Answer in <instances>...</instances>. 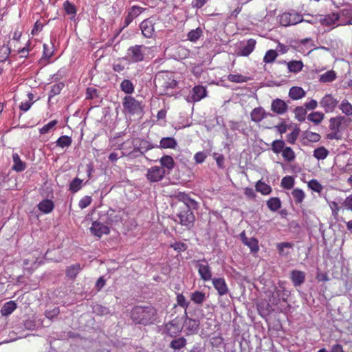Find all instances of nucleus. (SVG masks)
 Returning <instances> with one entry per match:
<instances>
[{
    "instance_id": "obj_6",
    "label": "nucleus",
    "mask_w": 352,
    "mask_h": 352,
    "mask_svg": "<svg viewBox=\"0 0 352 352\" xmlns=\"http://www.w3.org/2000/svg\"><path fill=\"white\" fill-rule=\"evenodd\" d=\"M146 47L142 45H136L128 49L127 56L133 63L140 62L144 60Z\"/></svg>"
},
{
    "instance_id": "obj_64",
    "label": "nucleus",
    "mask_w": 352,
    "mask_h": 352,
    "mask_svg": "<svg viewBox=\"0 0 352 352\" xmlns=\"http://www.w3.org/2000/svg\"><path fill=\"white\" fill-rule=\"evenodd\" d=\"M60 313L59 307H55L52 310H46L45 311V316L48 319L52 320L56 318Z\"/></svg>"
},
{
    "instance_id": "obj_62",
    "label": "nucleus",
    "mask_w": 352,
    "mask_h": 352,
    "mask_svg": "<svg viewBox=\"0 0 352 352\" xmlns=\"http://www.w3.org/2000/svg\"><path fill=\"white\" fill-rule=\"evenodd\" d=\"M57 123L58 122L56 120L50 121L49 123L44 125L41 129H40V133H47L52 128H54L57 124Z\"/></svg>"
},
{
    "instance_id": "obj_41",
    "label": "nucleus",
    "mask_w": 352,
    "mask_h": 352,
    "mask_svg": "<svg viewBox=\"0 0 352 352\" xmlns=\"http://www.w3.org/2000/svg\"><path fill=\"white\" fill-rule=\"evenodd\" d=\"M336 78V74L334 71L330 70L327 71L324 74H322L320 76V82H330L333 81Z\"/></svg>"
},
{
    "instance_id": "obj_34",
    "label": "nucleus",
    "mask_w": 352,
    "mask_h": 352,
    "mask_svg": "<svg viewBox=\"0 0 352 352\" xmlns=\"http://www.w3.org/2000/svg\"><path fill=\"white\" fill-rule=\"evenodd\" d=\"M134 85L133 82L128 80L124 79L120 84V89L126 94H131L134 92Z\"/></svg>"
},
{
    "instance_id": "obj_13",
    "label": "nucleus",
    "mask_w": 352,
    "mask_h": 352,
    "mask_svg": "<svg viewBox=\"0 0 352 352\" xmlns=\"http://www.w3.org/2000/svg\"><path fill=\"white\" fill-rule=\"evenodd\" d=\"M256 41L253 38L249 39L246 43H241L237 54L242 56H249L254 50Z\"/></svg>"
},
{
    "instance_id": "obj_16",
    "label": "nucleus",
    "mask_w": 352,
    "mask_h": 352,
    "mask_svg": "<svg viewBox=\"0 0 352 352\" xmlns=\"http://www.w3.org/2000/svg\"><path fill=\"white\" fill-rule=\"evenodd\" d=\"M250 116H251V120L253 122L258 123L265 118H266L267 116L272 117V116H274V115L271 113L266 112L263 107H259L254 108L252 111V112L250 113Z\"/></svg>"
},
{
    "instance_id": "obj_4",
    "label": "nucleus",
    "mask_w": 352,
    "mask_h": 352,
    "mask_svg": "<svg viewBox=\"0 0 352 352\" xmlns=\"http://www.w3.org/2000/svg\"><path fill=\"white\" fill-rule=\"evenodd\" d=\"M124 110L129 114H140L143 111V107L138 100L131 96H126L123 98Z\"/></svg>"
},
{
    "instance_id": "obj_11",
    "label": "nucleus",
    "mask_w": 352,
    "mask_h": 352,
    "mask_svg": "<svg viewBox=\"0 0 352 352\" xmlns=\"http://www.w3.org/2000/svg\"><path fill=\"white\" fill-rule=\"evenodd\" d=\"M338 101L331 94H326L320 100V104L326 113L332 112L338 104Z\"/></svg>"
},
{
    "instance_id": "obj_53",
    "label": "nucleus",
    "mask_w": 352,
    "mask_h": 352,
    "mask_svg": "<svg viewBox=\"0 0 352 352\" xmlns=\"http://www.w3.org/2000/svg\"><path fill=\"white\" fill-rule=\"evenodd\" d=\"M295 118L300 122L305 121L307 110L305 107L298 106L294 109Z\"/></svg>"
},
{
    "instance_id": "obj_37",
    "label": "nucleus",
    "mask_w": 352,
    "mask_h": 352,
    "mask_svg": "<svg viewBox=\"0 0 352 352\" xmlns=\"http://www.w3.org/2000/svg\"><path fill=\"white\" fill-rule=\"evenodd\" d=\"M289 72L298 73L302 70L303 63L301 60H292L287 63Z\"/></svg>"
},
{
    "instance_id": "obj_33",
    "label": "nucleus",
    "mask_w": 352,
    "mask_h": 352,
    "mask_svg": "<svg viewBox=\"0 0 352 352\" xmlns=\"http://www.w3.org/2000/svg\"><path fill=\"white\" fill-rule=\"evenodd\" d=\"M285 147V143L283 140H276L271 144V149L276 154L282 153Z\"/></svg>"
},
{
    "instance_id": "obj_46",
    "label": "nucleus",
    "mask_w": 352,
    "mask_h": 352,
    "mask_svg": "<svg viewBox=\"0 0 352 352\" xmlns=\"http://www.w3.org/2000/svg\"><path fill=\"white\" fill-rule=\"evenodd\" d=\"M329 153L327 148L324 146H320L314 150V157L318 160H324L327 157Z\"/></svg>"
},
{
    "instance_id": "obj_43",
    "label": "nucleus",
    "mask_w": 352,
    "mask_h": 352,
    "mask_svg": "<svg viewBox=\"0 0 352 352\" xmlns=\"http://www.w3.org/2000/svg\"><path fill=\"white\" fill-rule=\"evenodd\" d=\"M284 160L288 162H293L296 157L295 153L291 147L286 146L282 152Z\"/></svg>"
},
{
    "instance_id": "obj_48",
    "label": "nucleus",
    "mask_w": 352,
    "mask_h": 352,
    "mask_svg": "<svg viewBox=\"0 0 352 352\" xmlns=\"http://www.w3.org/2000/svg\"><path fill=\"white\" fill-rule=\"evenodd\" d=\"M292 195L296 204L302 203L305 197V195L302 190L299 188L294 189L292 192Z\"/></svg>"
},
{
    "instance_id": "obj_45",
    "label": "nucleus",
    "mask_w": 352,
    "mask_h": 352,
    "mask_svg": "<svg viewBox=\"0 0 352 352\" xmlns=\"http://www.w3.org/2000/svg\"><path fill=\"white\" fill-rule=\"evenodd\" d=\"M63 8L67 14L72 15V16L71 17V19L74 18V16L76 14V11H77L76 8L74 6V4L72 3L69 1H65L63 3Z\"/></svg>"
},
{
    "instance_id": "obj_22",
    "label": "nucleus",
    "mask_w": 352,
    "mask_h": 352,
    "mask_svg": "<svg viewBox=\"0 0 352 352\" xmlns=\"http://www.w3.org/2000/svg\"><path fill=\"white\" fill-rule=\"evenodd\" d=\"M118 219L119 217L115 214V211L112 209H109L105 214L100 217V221H103L108 226L112 224L113 222L118 221Z\"/></svg>"
},
{
    "instance_id": "obj_28",
    "label": "nucleus",
    "mask_w": 352,
    "mask_h": 352,
    "mask_svg": "<svg viewBox=\"0 0 352 352\" xmlns=\"http://www.w3.org/2000/svg\"><path fill=\"white\" fill-rule=\"evenodd\" d=\"M306 93L300 87H292L289 91V96L293 100H299L305 96Z\"/></svg>"
},
{
    "instance_id": "obj_54",
    "label": "nucleus",
    "mask_w": 352,
    "mask_h": 352,
    "mask_svg": "<svg viewBox=\"0 0 352 352\" xmlns=\"http://www.w3.org/2000/svg\"><path fill=\"white\" fill-rule=\"evenodd\" d=\"M64 86L65 84L63 82H59L52 85L51 90L49 92V100H50L52 97L59 94Z\"/></svg>"
},
{
    "instance_id": "obj_10",
    "label": "nucleus",
    "mask_w": 352,
    "mask_h": 352,
    "mask_svg": "<svg viewBox=\"0 0 352 352\" xmlns=\"http://www.w3.org/2000/svg\"><path fill=\"white\" fill-rule=\"evenodd\" d=\"M144 10L145 8L138 6H133L130 8L127 11L126 17L124 18V25L123 28L129 25V24Z\"/></svg>"
},
{
    "instance_id": "obj_21",
    "label": "nucleus",
    "mask_w": 352,
    "mask_h": 352,
    "mask_svg": "<svg viewBox=\"0 0 352 352\" xmlns=\"http://www.w3.org/2000/svg\"><path fill=\"white\" fill-rule=\"evenodd\" d=\"M81 270L82 267L79 263L69 265L65 270L66 276L70 280H74Z\"/></svg>"
},
{
    "instance_id": "obj_2",
    "label": "nucleus",
    "mask_w": 352,
    "mask_h": 352,
    "mask_svg": "<svg viewBox=\"0 0 352 352\" xmlns=\"http://www.w3.org/2000/svg\"><path fill=\"white\" fill-rule=\"evenodd\" d=\"M154 83L161 96L172 95V90L177 85V82L166 72L158 74L154 79Z\"/></svg>"
},
{
    "instance_id": "obj_47",
    "label": "nucleus",
    "mask_w": 352,
    "mask_h": 352,
    "mask_svg": "<svg viewBox=\"0 0 352 352\" xmlns=\"http://www.w3.org/2000/svg\"><path fill=\"white\" fill-rule=\"evenodd\" d=\"M72 142V138L67 135L60 136L56 142V145L61 148L69 147Z\"/></svg>"
},
{
    "instance_id": "obj_51",
    "label": "nucleus",
    "mask_w": 352,
    "mask_h": 352,
    "mask_svg": "<svg viewBox=\"0 0 352 352\" xmlns=\"http://www.w3.org/2000/svg\"><path fill=\"white\" fill-rule=\"evenodd\" d=\"M228 80L233 82H245L250 80V77L244 76L241 74H230L228 77Z\"/></svg>"
},
{
    "instance_id": "obj_3",
    "label": "nucleus",
    "mask_w": 352,
    "mask_h": 352,
    "mask_svg": "<svg viewBox=\"0 0 352 352\" xmlns=\"http://www.w3.org/2000/svg\"><path fill=\"white\" fill-rule=\"evenodd\" d=\"M173 219L190 230L194 226L195 217L192 210L178 206L175 210V217Z\"/></svg>"
},
{
    "instance_id": "obj_59",
    "label": "nucleus",
    "mask_w": 352,
    "mask_h": 352,
    "mask_svg": "<svg viewBox=\"0 0 352 352\" xmlns=\"http://www.w3.org/2000/svg\"><path fill=\"white\" fill-rule=\"evenodd\" d=\"M294 184V179L291 176H285L281 180V186L285 189H291Z\"/></svg>"
},
{
    "instance_id": "obj_55",
    "label": "nucleus",
    "mask_w": 352,
    "mask_h": 352,
    "mask_svg": "<svg viewBox=\"0 0 352 352\" xmlns=\"http://www.w3.org/2000/svg\"><path fill=\"white\" fill-rule=\"evenodd\" d=\"M179 207L184 208L186 207L187 209L192 211V210L197 209L198 208V204L194 199L188 197L184 204H179Z\"/></svg>"
},
{
    "instance_id": "obj_17",
    "label": "nucleus",
    "mask_w": 352,
    "mask_h": 352,
    "mask_svg": "<svg viewBox=\"0 0 352 352\" xmlns=\"http://www.w3.org/2000/svg\"><path fill=\"white\" fill-rule=\"evenodd\" d=\"M186 318L184 322V327L189 334L197 333L199 329V321L195 319H191L187 317L186 312L185 313Z\"/></svg>"
},
{
    "instance_id": "obj_60",
    "label": "nucleus",
    "mask_w": 352,
    "mask_h": 352,
    "mask_svg": "<svg viewBox=\"0 0 352 352\" xmlns=\"http://www.w3.org/2000/svg\"><path fill=\"white\" fill-rule=\"evenodd\" d=\"M10 52L11 50L8 45H3L0 47V61H6L8 58Z\"/></svg>"
},
{
    "instance_id": "obj_56",
    "label": "nucleus",
    "mask_w": 352,
    "mask_h": 352,
    "mask_svg": "<svg viewBox=\"0 0 352 352\" xmlns=\"http://www.w3.org/2000/svg\"><path fill=\"white\" fill-rule=\"evenodd\" d=\"M278 54L276 50H270L266 52L263 58V62H265V63H272L275 60Z\"/></svg>"
},
{
    "instance_id": "obj_57",
    "label": "nucleus",
    "mask_w": 352,
    "mask_h": 352,
    "mask_svg": "<svg viewBox=\"0 0 352 352\" xmlns=\"http://www.w3.org/2000/svg\"><path fill=\"white\" fill-rule=\"evenodd\" d=\"M329 129L331 131H341L342 129H344L340 123V121L336 120L335 118H331L329 120Z\"/></svg>"
},
{
    "instance_id": "obj_7",
    "label": "nucleus",
    "mask_w": 352,
    "mask_h": 352,
    "mask_svg": "<svg viewBox=\"0 0 352 352\" xmlns=\"http://www.w3.org/2000/svg\"><path fill=\"white\" fill-rule=\"evenodd\" d=\"M302 20V16L294 12L283 13L280 16V23L283 26L296 25Z\"/></svg>"
},
{
    "instance_id": "obj_38",
    "label": "nucleus",
    "mask_w": 352,
    "mask_h": 352,
    "mask_svg": "<svg viewBox=\"0 0 352 352\" xmlns=\"http://www.w3.org/2000/svg\"><path fill=\"white\" fill-rule=\"evenodd\" d=\"M267 206L272 211H276L281 207V202L278 197H272L267 201Z\"/></svg>"
},
{
    "instance_id": "obj_20",
    "label": "nucleus",
    "mask_w": 352,
    "mask_h": 352,
    "mask_svg": "<svg viewBox=\"0 0 352 352\" xmlns=\"http://www.w3.org/2000/svg\"><path fill=\"white\" fill-rule=\"evenodd\" d=\"M198 272L200 277L204 281L210 280L212 279V273L209 265L206 264L198 263L197 265Z\"/></svg>"
},
{
    "instance_id": "obj_25",
    "label": "nucleus",
    "mask_w": 352,
    "mask_h": 352,
    "mask_svg": "<svg viewBox=\"0 0 352 352\" xmlns=\"http://www.w3.org/2000/svg\"><path fill=\"white\" fill-rule=\"evenodd\" d=\"M17 305L14 301L10 300L6 302L0 310V313L3 316L10 315L16 309Z\"/></svg>"
},
{
    "instance_id": "obj_39",
    "label": "nucleus",
    "mask_w": 352,
    "mask_h": 352,
    "mask_svg": "<svg viewBox=\"0 0 352 352\" xmlns=\"http://www.w3.org/2000/svg\"><path fill=\"white\" fill-rule=\"evenodd\" d=\"M190 299L196 304L201 305L206 300V294L199 291H195L191 294Z\"/></svg>"
},
{
    "instance_id": "obj_40",
    "label": "nucleus",
    "mask_w": 352,
    "mask_h": 352,
    "mask_svg": "<svg viewBox=\"0 0 352 352\" xmlns=\"http://www.w3.org/2000/svg\"><path fill=\"white\" fill-rule=\"evenodd\" d=\"M186 344V340L183 338H179L173 340L170 343V347L175 350H179Z\"/></svg>"
},
{
    "instance_id": "obj_8",
    "label": "nucleus",
    "mask_w": 352,
    "mask_h": 352,
    "mask_svg": "<svg viewBox=\"0 0 352 352\" xmlns=\"http://www.w3.org/2000/svg\"><path fill=\"white\" fill-rule=\"evenodd\" d=\"M166 175V170L162 167L153 166L147 171L146 178L151 182L161 181Z\"/></svg>"
},
{
    "instance_id": "obj_35",
    "label": "nucleus",
    "mask_w": 352,
    "mask_h": 352,
    "mask_svg": "<svg viewBox=\"0 0 352 352\" xmlns=\"http://www.w3.org/2000/svg\"><path fill=\"white\" fill-rule=\"evenodd\" d=\"M302 138L304 140H307L310 142H318L320 141L321 136L317 133L309 131L308 130L305 131L302 133Z\"/></svg>"
},
{
    "instance_id": "obj_27",
    "label": "nucleus",
    "mask_w": 352,
    "mask_h": 352,
    "mask_svg": "<svg viewBox=\"0 0 352 352\" xmlns=\"http://www.w3.org/2000/svg\"><path fill=\"white\" fill-rule=\"evenodd\" d=\"M177 145V141L174 138L166 137L161 139L160 146L157 147L162 148H175Z\"/></svg>"
},
{
    "instance_id": "obj_5",
    "label": "nucleus",
    "mask_w": 352,
    "mask_h": 352,
    "mask_svg": "<svg viewBox=\"0 0 352 352\" xmlns=\"http://www.w3.org/2000/svg\"><path fill=\"white\" fill-rule=\"evenodd\" d=\"M155 22L154 17H149L140 23V28L144 36L151 38L154 36Z\"/></svg>"
},
{
    "instance_id": "obj_49",
    "label": "nucleus",
    "mask_w": 352,
    "mask_h": 352,
    "mask_svg": "<svg viewBox=\"0 0 352 352\" xmlns=\"http://www.w3.org/2000/svg\"><path fill=\"white\" fill-rule=\"evenodd\" d=\"M82 180L76 177L69 184V190L75 193L82 188Z\"/></svg>"
},
{
    "instance_id": "obj_24",
    "label": "nucleus",
    "mask_w": 352,
    "mask_h": 352,
    "mask_svg": "<svg viewBox=\"0 0 352 352\" xmlns=\"http://www.w3.org/2000/svg\"><path fill=\"white\" fill-rule=\"evenodd\" d=\"M38 208L42 212L48 214L54 208V204L50 199H44L38 204Z\"/></svg>"
},
{
    "instance_id": "obj_31",
    "label": "nucleus",
    "mask_w": 352,
    "mask_h": 352,
    "mask_svg": "<svg viewBox=\"0 0 352 352\" xmlns=\"http://www.w3.org/2000/svg\"><path fill=\"white\" fill-rule=\"evenodd\" d=\"M339 19L340 14L338 13L333 12L331 14H327L324 18L321 19L320 22L322 25H331Z\"/></svg>"
},
{
    "instance_id": "obj_30",
    "label": "nucleus",
    "mask_w": 352,
    "mask_h": 352,
    "mask_svg": "<svg viewBox=\"0 0 352 352\" xmlns=\"http://www.w3.org/2000/svg\"><path fill=\"white\" fill-rule=\"evenodd\" d=\"M12 160L14 165L12 169L16 172H21L25 168V163L21 160L19 155L17 153L12 155Z\"/></svg>"
},
{
    "instance_id": "obj_29",
    "label": "nucleus",
    "mask_w": 352,
    "mask_h": 352,
    "mask_svg": "<svg viewBox=\"0 0 352 352\" xmlns=\"http://www.w3.org/2000/svg\"><path fill=\"white\" fill-rule=\"evenodd\" d=\"M92 311L94 314L99 316H105L111 314L109 308L100 304L93 305Z\"/></svg>"
},
{
    "instance_id": "obj_58",
    "label": "nucleus",
    "mask_w": 352,
    "mask_h": 352,
    "mask_svg": "<svg viewBox=\"0 0 352 352\" xmlns=\"http://www.w3.org/2000/svg\"><path fill=\"white\" fill-rule=\"evenodd\" d=\"M308 186L310 189H311L313 191L316 192H321L323 190V186L320 183H319L316 179H311L308 183Z\"/></svg>"
},
{
    "instance_id": "obj_26",
    "label": "nucleus",
    "mask_w": 352,
    "mask_h": 352,
    "mask_svg": "<svg viewBox=\"0 0 352 352\" xmlns=\"http://www.w3.org/2000/svg\"><path fill=\"white\" fill-rule=\"evenodd\" d=\"M294 244L291 242H282L276 244L278 254L282 256H287L290 252L288 249H292Z\"/></svg>"
},
{
    "instance_id": "obj_61",
    "label": "nucleus",
    "mask_w": 352,
    "mask_h": 352,
    "mask_svg": "<svg viewBox=\"0 0 352 352\" xmlns=\"http://www.w3.org/2000/svg\"><path fill=\"white\" fill-rule=\"evenodd\" d=\"M179 326L177 324V322L175 320H173L170 322L167 323L166 324V330L169 333H175L177 331H179Z\"/></svg>"
},
{
    "instance_id": "obj_19",
    "label": "nucleus",
    "mask_w": 352,
    "mask_h": 352,
    "mask_svg": "<svg viewBox=\"0 0 352 352\" xmlns=\"http://www.w3.org/2000/svg\"><path fill=\"white\" fill-rule=\"evenodd\" d=\"M214 287L217 290L218 294L224 296L228 294V288L223 278H214L212 279Z\"/></svg>"
},
{
    "instance_id": "obj_12",
    "label": "nucleus",
    "mask_w": 352,
    "mask_h": 352,
    "mask_svg": "<svg viewBox=\"0 0 352 352\" xmlns=\"http://www.w3.org/2000/svg\"><path fill=\"white\" fill-rule=\"evenodd\" d=\"M239 237L242 243L250 249L251 252L256 253L258 251V241L256 238L247 237L245 231H243L241 233H240Z\"/></svg>"
},
{
    "instance_id": "obj_42",
    "label": "nucleus",
    "mask_w": 352,
    "mask_h": 352,
    "mask_svg": "<svg viewBox=\"0 0 352 352\" xmlns=\"http://www.w3.org/2000/svg\"><path fill=\"white\" fill-rule=\"evenodd\" d=\"M324 115L323 113L316 111L311 113L308 115L307 119L314 122L315 124H319L324 119Z\"/></svg>"
},
{
    "instance_id": "obj_15",
    "label": "nucleus",
    "mask_w": 352,
    "mask_h": 352,
    "mask_svg": "<svg viewBox=\"0 0 352 352\" xmlns=\"http://www.w3.org/2000/svg\"><path fill=\"white\" fill-rule=\"evenodd\" d=\"M288 295L286 293L284 287L278 288L274 287V290L272 293V298H270V301L272 305H277L279 303L280 300L287 301Z\"/></svg>"
},
{
    "instance_id": "obj_14",
    "label": "nucleus",
    "mask_w": 352,
    "mask_h": 352,
    "mask_svg": "<svg viewBox=\"0 0 352 352\" xmlns=\"http://www.w3.org/2000/svg\"><path fill=\"white\" fill-rule=\"evenodd\" d=\"M271 110L277 115H283L288 110V104L283 100L276 98L271 104Z\"/></svg>"
},
{
    "instance_id": "obj_23",
    "label": "nucleus",
    "mask_w": 352,
    "mask_h": 352,
    "mask_svg": "<svg viewBox=\"0 0 352 352\" xmlns=\"http://www.w3.org/2000/svg\"><path fill=\"white\" fill-rule=\"evenodd\" d=\"M206 90L203 86H195L192 91V99L194 102L201 100L206 97Z\"/></svg>"
},
{
    "instance_id": "obj_50",
    "label": "nucleus",
    "mask_w": 352,
    "mask_h": 352,
    "mask_svg": "<svg viewBox=\"0 0 352 352\" xmlns=\"http://www.w3.org/2000/svg\"><path fill=\"white\" fill-rule=\"evenodd\" d=\"M203 31L200 28L192 30L188 34V39L192 42H196L202 35Z\"/></svg>"
},
{
    "instance_id": "obj_44",
    "label": "nucleus",
    "mask_w": 352,
    "mask_h": 352,
    "mask_svg": "<svg viewBox=\"0 0 352 352\" xmlns=\"http://www.w3.org/2000/svg\"><path fill=\"white\" fill-rule=\"evenodd\" d=\"M256 190L261 192L263 195H269L272 191V188L261 180L256 184Z\"/></svg>"
},
{
    "instance_id": "obj_1",
    "label": "nucleus",
    "mask_w": 352,
    "mask_h": 352,
    "mask_svg": "<svg viewBox=\"0 0 352 352\" xmlns=\"http://www.w3.org/2000/svg\"><path fill=\"white\" fill-rule=\"evenodd\" d=\"M131 318L135 324H153L157 319V310L151 305L135 306L131 311Z\"/></svg>"
},
{
    "instance_id": "obj_63",
    "label": "nucleus",
    "mask_w": 352,
    "mask_h": 352,
    "mask_svg": "<svg viewBox=\"0 0 352 352\" xmlns=\"http://www.w3.org/2000/svg\"><path fill=\"white\" fill-rule=\"evenodd\" d=\"M299 129H295L292 133L287 135V140L290 144H294L298 135H299Z\"/></svg>"
},
{
    "instance_id": "obj_52",
    "label": "nucleus",
    "mask_w": 352,
    "mask_h": 352,
    "mask_svg": "<svg viewBox=\"0 0 352 352\" xmlns=\"http://www.w3.org/2000/svg\"><path fill=\"white\" fill-rule=\"evenodd\" d=\"M339 108L346 116L352 115V105L347 100H342L339 106Z\"/></svg>"
},
{
    "instance_id": "obj_32",
    "label": "nucleus",
    "mask_w": 352,
    "mask_h": 352,
    "mask_svg": "<svg viewBox=\"0 0 352 352\" xmlns=\"http://www.w3.org/2000/svg\"><path fill=\"white\" fill-rule=\"evenodd\" d=\"M160 164L163 168H166L168 172L171 170L175 166V162L173 157L170 155H164L160 159Z\"/></svg>"
},
{
    "instance_id": "obj_36",
    "label": "nucleus",
    "mask_w": 352,
    "mask_h": 352,
    "mask_svg": "<svg viewBox=\"0 0 352 352\" xmlns=\"http://www.w3.org/2000/svg\"><path fill=\"white\" fill-rule=\"evenodd\" d=\"M258 311L263 317L269 316L272 311V307L268 302H261L258 305Z\"/></svg>"
},
{
    "instance_id": "obj_9",
    "label": "nucleus",
    "mask_w": 352,
    "mask_h": 352,
    "mask_svg": "<svg viewBox=\"0 0 352 352\" xmlns=\"http://www.w3.org/2000/svg\"><path fill=\"white\" fill-rule=\"evenodd\" d=\"M90 231L91 234L100 238L103 234H109L110 230L107 225H104V223L100 221L93 222Z\"/></svg>"
},
{
    "instance_id": "obj_18",
    "label": "nucleus",
    "mask_w": 352,
    "mask_h": 352,
    "mask_svg": "<svg viewBox=\"0 0 352 352\" xmlns=\"http://www.w3.org/2000/svg\"><path fill=\"white\" fill-rule=\"evenodd\" d=\"M305 273L302 271L294 270L290 273V278L295 287L302 285L305 281Z\"/></svg>"
}]
</instances>
